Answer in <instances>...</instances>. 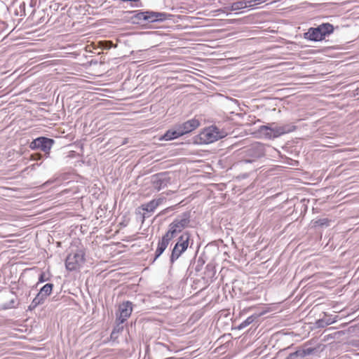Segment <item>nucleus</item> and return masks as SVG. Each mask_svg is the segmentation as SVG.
<instances>
[{
    "mask_svg": "<svg viewBox=\"0 0 359 359\" xmlns=\"http://www.w3.org/2000/svg\"><path fill=\"white\" fill-rule=\"evenodd\" d=\"M295 130L292 124L278 126L275 123L263 125L259 128V133L266 139H275L283 135L291 133Z\"/></svg>",
    "mask_w": 359,
    "mask_h": 359,
    "instance_id": "nucleus-1",
    "label": "nucleus"
},
{
    "mask_svg": "<svg viewBox=\"0 0 359 359\" xmlns=\"http://www.w3.org/2000/svg\"><path fill=\"white\" fill-rule=\"evenodd\" d=\"M334 31V26L329 23H322L316 27H310L304 34V39L312 41H320L329 36Z\"/></svg>",
    "mask_w": 359,
    "mask_h": 359,
    "instance_id": "nucleus-2",
    "label": "nucleus"
},
{
    "mask_svg": "<svg viewBox=\"0 0 359 359\" xmlns=\"http://www.w3.org/2000/svg\"><path fill=\"white\" fill-rule=\"evenodd\" d=\"M242 154L243 158L240 161L242 164H246L256 161L258 158L265 155V149L263 144L255 142L245 148Z\"/></svg>",
    "mask_w": 359,
    "mask_h": 359,
    "instance_id": "nucleus-3",
    "label": "nucleus"
},
{
    "mask_svg": "<svg viewBox=\"0 0 359 359\" xmlns=\"http://www.w3.org/2000/svg\"><path fill=\"white\" fill-rule=\"evenodd\" d=\"M190 212H184L169 224L168 230L166 232L173 238L176 235L183 231L184 229L188 226L190 222Z\"/></svg>",
    "mask_w": 359,
    "mask_h": 359,
    "instance_id": "nucleus-4",
    "label": "nucleus"
},
{
    "mask_svg": "<svg viewBox=\"0 0 359 359\" xmlns=\"http://www.w3.org/2000/svg\"><path fill=\"white\" fill-rule=\"evenodd\" d=\"M85 262V252L83 250H77L68 255L65 260L67 270L74 271L79 270Z\"/></svg>",
    "mask_w": 359,
    "mask_h": 359,
    "instance_id": "nucleus-5",
    "label": "nucleus"
},
{
    "mask_svg": "<svg viewBox=\"0 0 359 359\" xmlns=\"http://www.w3.org/2000/svg\"><path fill=\"white\" fill-rule=\"evenodd\" d=\"M224 136V133L219 131L217 127L210 126L205 129L200 134V139L205 144H210L222 138Z\"/></svg>",
    "mask_w": 359,
    "mask_h": 359,
    "instance_id": "nucleus-6",
    "label": "nucleus"
},
{
    "mask_svg": "<svg viewBox=\"0 0 359 359\" xmlns=\"http://www.w3.org/2000/svg\"><path fill=\"white\" fill-rule=\"evenodd\" d=\"M54 140L45 137H40L34 140L29 145L32 149H41L45 153H48L50 150Z\"/></svg>",
    "mask_w": 359,
    "mask_h": 359,
    "instance_id": "nucleus-7",
    "label": "nucleus"
},
{
    "mask_svg": "<svg viewBox=\"0 0 359 359\" xmlns=\"http://www.w3.org/2000/svg\"><path fill=\"white\" fill-rule=\"evenodd\" d=\"M133 304L130 302H126L120 304L116 320L120 321V323H123L128 318L130 317L133 311Z\"/></svg>",
    "mask_w": 359,
    "mask_h": 359,
    "instance_id": "nucleus-8",
    "label": "nucleus"
},
{
    "mask_svg": "<svg viewBox=\"0 0 359 359\" xmlns=\"http://www.w3.org/2000/svg\"><path fill=\"white\" fill-rule=\"evenodd\" d=\"M199 121L195 118L190 119L182 124H179L177 126V130L180 133V136H182L187 133H189L199 126Z\"/></svg>",
    "mask_w": 359,
    "mask_h": 359,
    "instance_id": "nucleus-9",
    "label": "nucleus"
},
{
    "mask_svg": "<svg viewBox=\"0 0 359 359\" xmlns=\"http://www.w3.org/2000/svg\"><path fill=\"white\" fill-rule=\"evenodd\" d=\"M266 0H243L238 1L233 3L231 5L229 11H238L248 7H253L255 6L259 5L262 3L265 2Z\"/></svg>",
    "mask_w": 359,
    "mask_h": 359,
    "instance_id": "nucleus-10",
    "label": "nucleus"
},
{
    "mask_svg": "<svg viewBox=\"0 0 359 359\" xmlns=\"http://www.w3.org/2000/svg\"><path fill=\"white\" fill-rule=\"evenodd\" d=\"M173 238L168 233H165L162 238L158 241V246L155 252V257L154 261L158 258L163 252L165 250L170 242Z\"/></svg>",
    "mask_w": 359,
    "mask_h": 359,
    "instance_id": "nucleus-11",
    "label": "nucleus"
},
{
    "mask_svg": "<svg viewBox=\"0 0 359 359\" xmlns=\"http://www.w3.org/2000/svg\"><path fill=\"white\" fill-rule=\"evenodd\" d=\"M151 182L154 189L157 191L166 187L169 184V178L164 173H158L152 177Z\"/></svg>",
    "mask_w": 359,
    "mask_h": 359,
    "instance_id": "nucleus-12",
    "label": "nucleus"
},
{
    "mask_svg": "<svg viewBox=\"0 0 359 359\" xmlns=\"http://www.w3.org/2000/svg\"><path fill=\"white\" fill-rule=\"evenodd\" d=\"M171 15L162 12L147 11V22H163L170 19Z\"/></svg>",
    "mask_w": 359,
    "mask_h": 359,
    "instance_id": "nucleus-13",
    "label": "nucleus"
},
{
    "mask_svg": "<svg viewBox=\"0 0 359 359\" xmlns=\"http://www.w3.org/2000/svg\"><path fill=\"white\" fill-rule=\"evenodd\" d=\"M163 198L153 199L147 203L141 205L140 208L147 212H153L156 209V208L163 203Z\"/></svg>",
    "mask_w": 359,
    "mask_h": 359,
    "instance_id": "nucleus-14",
    "label": "nucleus"
},
{
    "mask_svg": "<svg viewBox=\"0 0 359 359\" xmlns=\"http://www.w3.org/2000/svg\"><path fill=\"white\" fill-rule=\"evenodd\" d=\"M316 349L315 348H305L303 349H299L296 351L294 353H290L286 359H297V358H304L306 355H309L313 354L316 352Z\"/></svg>",
    "mask_w": 359,
    "mask_h": 359,
    "instance_id": "nucleus-15",
    "label": "nucleus"
},
{
    "mask_svg": "<svg viewBox=\"0 0 359 359\" xmlns=\"http://www.w3.org/2000/svg\"><path fill=\"white\" fill-rule=\"evenodd\" d=\"M191 234L188 232H184L177 239L175 246L188 248L189 245Z\"/></svg>",
    "mask_w": 359,
    "mask_h": 359,
    "instance_id": "nucleus-16",
    "label": "nucleus"
},
{
    "mask_svg": "<svg viewBox=\"0 0 359 359\" xmlns=\"http://www.w3.org/2000/svg\"><path fill=\"white\" fill-rule=\"evenodd\" d=\"M188 248L174 246L170 256V264H172L187 250Z\"/></svg>",
    "mask_w": 359,
    "mask_h": 359,
    "instance_id": "nucleus-17",
    "label": "nucleus"
},
{
    "mask_svg": "<svg viewBox=\"0 0 359 359\" xmlns=\"http://www.w3.org/2000/svg\"><path fill=\"white\" fill-rule=\"evenodd\" d=\"M180 137V133L177 130V126H175V128L170 129V130H168L161 138H160V140H165V141H168V140H174L175 138H177Z\"/></svg>",
    "mask_w": 359,
    "mask_h": 359,
    "instance_id": "nucleus-18",
    "label": "nucleus"
},
{
    "mask_svg": "<svg viewBox=\"0 0 359 359\" xmlns=\"http://www.w3.org/2000/svg\"><path fill=\"white\" fill-rule=\"evenodd\" d=\"M122 324L120 323V321H118V323L114 327L110 335V339L112 341H116L118 338L119 334L123 330V325Z\"/></svg>",
    "mask_w": 359,
    "mask_h": 359,
    "instance_id": "nucleus-19",
    "label": "nucleus"
},
{
    "mask_svg": "<svg viewBox=\"0 0 359 359\" xmlns=\"http://www.w3.org/2000/svg\"><path fill=\"white\" fill-rule=\"evenodd\" d=\"M45 299H46L43 297H42L39 293H38L31 302L30 305L29 306V310L32 311L39 305L43 304Z\"/></svg>",
    "mask_w": 359,
    "mask_h": 359,
    "instance_id": "nucleus-20",
    "label": "nucleus"
},
{
    "mask_svg": "<svg viewBox=\"0 0 359 359\" xmlns=\"http://www.w3.org/2000/svg\"><path fill=\"white\" fill-rule=\"evenodd\" d=\"M258 316L257 315H252L249 317H248L245 320H243L241 323H240L237 326V329L241 330L246 327L247 326L250 325L251 323H252L256 319H257Z\"/></svg>",
    "mask_w": 359,
    "mask_h": 359,
    "instance_id": "nucleus-21",
    "label": "nucleus"
},
{
    "mask_svg": "<svg viewBox=\"0 0 359 359\" xmlns=\"http://www.w3.org/2000/svg\"><path fill=\"white\" fill-rule=\"evenodd\" d=\"M53 284L52 283H47L44 285L39 292V293L45 299L48 296H49L51 294L52 290H53Z\"/></svg>",
    "mask_w": 359,
    "mask_h": 359,
    "instance_id": "nucleus-22",
    "label": "nucleus"
},
{
    "mask_svg": "<svg viewBox=\"0 0 359 359\" xmlns=\"http://www.w3.org/2000/svg\"><path fill=\"white\" fill-rule=\"evenodd\" d=\"M329 223H330V220L327 219V218H323V219H317L314 222V226H329Z\"/></svg>",
    "mask_w": 359,
    "mask_h": 359,
    "instance_id": "nucleus-23",
    "label": "nucleus"
},
{
    "mask_svg": "<svg viewBox=\"0 0 359 359\" xmlns=\"http://www.w3.org/2000/svg\"><path fill=\"white\" fill-rule=\"evenodd\" d=\"M147 11L139 12L135 15V18L140 20H144L147 22Z\"/></svg>",
    "mask_w": 359,
    "mask_h": 359,
    "instance_id": "nucleus-24",
    "label": "nucleus"
},
{
    "mask_svg": "<svg viewBox=\"0 0 359 359\" xmlns=\"http://www.w3.org/2000/svg\"><path fill=\"white\" fill-rule=\"evenodd\" d=\"M102 48L104 50H109L113 46V43L111 41H104L101 42Z\"/></svg>",
    "mask_w": 359,
    "mask_h": 359,
    "instance_id": "nucleus-25",
    "label": "nucleus"
},
{
    "mask_svg": "<svg viewBox=\"0 0 359 359\" xmlns=\"http://www.w3.org/2000/svg\"><path fill=\"white\" fill-rule=\"evenodd\" d=\"M25 4L24 3H22L20 4V11H16V14L17 15H25Z\"/></svg>",
    "mask_w": 359,
    "mask_h": 359,
    "instance_id": "nucleus-26",
    "label": "nucleus"
},
{
    "mask_svg": "<svg viewBox=\"0 0 359 359\" xmlns=\"http://www.w3.org/2000/svg\"><path fill=\"white\" fill-rule=\"evenodd\" d=\"M47 280V278H45V273H41L39 278V283H43Z\"/></svg>",
    "mask_w": 359,
    "mask_h": 359,
    "instance_id": "nucleus-27",
    "label": "nucleus"
},
{
    "mask_svg": "<svg viewBox=\"0 0 359 359\" xmlns=\"http://www.w3.org/2000/svg\"><path fill=\"white\" fill-rule=\"evenodd\" d=\"M165 359H176V358H174V357H170V358H165Z\"/></svg>",
    "mask_w": 359,
    "mask_h": 359,
    "instance_id": "nucleus-28",
    "label": "nucleus"
}]
</instances>
